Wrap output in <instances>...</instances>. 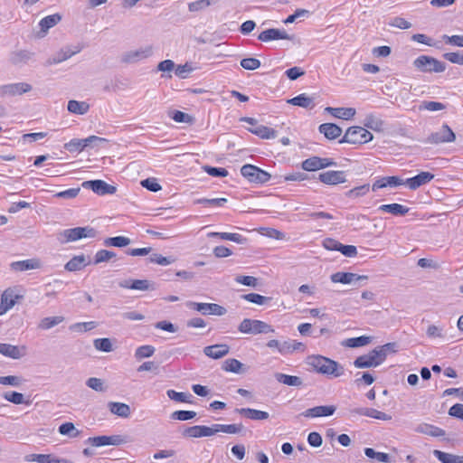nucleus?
Instances as JSON below:
<instances>
[{"label":"nucleus","instance_id":"1","mask_svg":"<svg viewBox=\"0 0 463 463\" xmlns=\"http://www.w3.org/2000/svg\"><path fill=\"white\" fill-rule=\"evenodd\" d=\"M396 352V344L395 343H388L381 346H377L373 350L370 351L368 354L358 356L354 362V365L356 368H370L376 367L383 364L387 357L389 353Z\"/></svg>","mask_w":463,"mask_h":463},{"label":"nucleus","instance_id":"2","mask_svg":"<svg viewBox=\"0 0 463 463\" xmlns=\"http://www.w3.org/2000/svg\"><path fill=\"white\" fill-rule=\"evenodd\" d=\"M307 364L313 371L327 377H339L344 373V368L337 362L322 355H309Z\"/></svg>","mask_w":463,"mask_h":463},{"label":"nucleus","instance_id":"3","mask_svg":"<svg viewBox=\"0 0 463 463\" xmlns=\"http://www.w3.org/2000/svg\"><path fill=\"white\" fill-rule=\"evenodd\" d=\"M373 135L365 128L354 126L346 129L339 143H348L352 145H362L372 141Z\"/></svg>","mask_w":463,"mask_h":463},{"label":"nucleus","instance_id":"4","mask_svg":"<svg viewBox=\"0 0 463 463\" xmlns=\"http://www.w3.org/2000/svg\"><path fill=\"white\" fill-rule=\"evenodd\" d=\"M413 66L420 72L439 73L446 70V64L434 57L420 55L413 61Z\"/></svg>","mask_w":463,"mask_h":463},{"label":"nucleus","instance_id":"5","mask_svg":"<svg viewBox=\"0 0 463 463\" xmlns=\"http://www.w3.org/2000/svg\"><path fill=\"white\" fill-rule=\"evenodd\" d=\"M238 330L242 334L259 335L274 333L275 330L269 324L257 319L244 318L239 325Z\"/></svg>","mask_w":463,"mask_h":463},{"label":"nucleus","instance_id":"6","mask_svg":"<svg viewBox=\"0 0 463 463\" xmlns=\"http://www.w3.org/2000/svg\"><path fill=\"white\" fill-rule=\"evenodd\" d=\"M266 345L270 349H276L281 355H288L296 351H304L305 349L304 344L297 340L280 342L277 339H271L267 342Z\"/></svg>","mask_w":463,"mask_h":463},{"label":"nucleus","instance_id":"7","mask_svg":"<svg viewBox=\"0 0 463 463\" xmlns=\"http://www.w3.org/2000/svg\"><path fill=\"white\" fill-rule=\"evenodd\" d=\"M154 53L152 45L141 46L137 49L129 50L125 52L120 56V61L123 63L131 64L139 62L145 59L151 57Z\"/></svg>","mask_w":463,"mask_h":463},{"label":"nucleus","instance_id":"8","mask_svg":"<svg viewBox=\"0 0 463 463\" xmlns=\"http://www.w3.org/2000/svg\"><path fill=\"white\" fill-rule=\"evenodd\" d=\"M24 290H22L18 287L9 288L5 289L1 296L0 302V316L5 314L10 308H12L16 300L24 297Z\"/></svg>","mask_w":463,"mask_h":463},{"label":"nucleus","instance_id":"9","mask_svg":"<svg viewBox=\"0 0 463 463\" xmlns=\"http://www.w3.org/2000/svg\"><path fill=\"white\" fill-rule=\"evenodd\" d=\"M128 442V438L122 435H112V436H96L90 437L85 440V444L90 445L91 447L99 448L105 446H119Z\"/></svg>","mask_w":463,"mask_h":463},{"label":"nucleus","instance_id":"10","mask_svg":"<svg viewBox=\"0 0 463 463\" xmlns=\"http://www.w3.org/2000/svg\"><path fill=\"white\" fill-rule=\"evenodd\" d=\"M186 307L202 313L203 315L223 316L227 310L225 307L214 303H199L188 301Z\"/></svg>","mask_w":463,"mask_h":463},{"label":"nucleus","instance_id":"11","mask_svg":"<svg viewBox=\"0 0 463 463\" xmlns=\"http://www.w3.org/2000/svg\"><path fill=\"white\" fill-rule=\"evenodd\" d=\"M456 139V136L452 129L446 124L442 125V127L431 133L425 140V143L431 145H439L441 143H450Z\"/></svg>","mask_w":463,"mask_h":463},{"label":"nucleus","instance_id":"12","mask_svg":"<svg viewBox=\"0 0 463 463\" xmlns=\"http://www.w3.org/2000/svg\"><path fill=\"white\" fill-rule=\"evenodd\" d=\"M66 241H75L83 238H93L96 231L91 227H76L64 230L61 233Z\"/></svg>","mask_w":463,"mask_h":463},{"label":"nucleus","instance_id":"13","mask_svg":"<svg viewBox=\"0 0 463 463\" xmlns=\"http://www.w3.org/2000/svg\"><path fill=\"white\" fill-rule=\"evenodd\" d=\"M335 165L336 163L331 158L312 156L302 162V168L305 171L312 172Z\"/></svg>","mask_w":463,"mask_h":463},{"label":"nucleus","instance_id":"14","mask_svg":"<svg viewBox=\"0 0 463 463\" xmlns=\"http://www.w3.org/2000/svg\"><path fill=\"white\" fill-rule=\"evenodd\" d=\"M82 186L87 189H91L99 195L113 194L117 191L115 186L107 184L103 180L85 181L82 183Z\"/></svg>","mask_w":463,"mask_h":463},{"label":"nucleus","instance_id":"15","mask_svg":"<svg viewBox=\"0 0 463 463\" xmlns=\"http://www.w3.org/2000/svg\"><path fill=\"white\" fill-rule=\"evenodd\" d=\"M119 287L140 291L155 290L156 288L155 283L148 279L123 280L119 282Z\"/></svg>","mask_w":463,"mask_h":463},{"label":"nucleus","instance_id":"16","mask_svg":"<svg viewBox=\"0 0 463 463\" xmlns=\"http://www.w3.org/2000/svg\"><path fill=\"white\" fill-rule=\"evenodd\" d=\"M214 430V424L211 427L204 425H195L186 428L184 430L183 435L189 438L210 437L215 434Z\"/></svg>","mask_w":463,"mask_h":463},{"label":"nucleus","instance_id":"17","mask_svg":"<svg viewBox=\"0 0 463 463\" xmlns=\"http://www.w3.org/2000/svg\"><path fill=\"white\" fill-rule=\"evenodd\" d=\"M336 411L335 405H321L309 408L302 412L305 418H319L332 416Z\"/></svg>","mask_w":463,"mask_h":463},{"label":"nucleus","instance_id":"18","mask_svg":"<svg viewBox=\"0 0 463 463\" xmlns=\"http://www.w3.org/2000/svg\"><path fill=\"white\" fill-rule=\"evenodd\" d=\"M319 180L328 185H336L346 181V175L344 171H326L319 175Z\"/></svg>","mask_w":463,"mask_h":463},{"label":"nucleus","instance_id":"19","mask_svg":"<svg viewBox=\"0 0 463 463\" xmlns=\"http://www.w3.org/2000/svg\"><path fill=\"white\" fill-rule=\"evenodd\" d=\"M434 178V175L430 172H420L419 175L407 178L404 181L406 185L411 190H416L419 187L427 184Z\"/></svg>","mask_w":463,"mask_h":463},{"label":"nucleus","instance_id":"20","mask_svg":"<svg viewBox=\"0 0 463 463\" xmlns=\"http://www.w3.org/2000/svg\"><path fill=\"white\" fill-rule=\"evenodd\" d=\"M61 20V16L59 14L45 16L40 21V31L35 33V36L37 38H43L47 34L48 31L58 24Z\"/></svg>","mask_w":463,"mask_h":463},{"label":"nucleus","instance_id":"21","mask_svg":"<svg viewBox=\"0 0 463 463\" xmlns=\"http://www.w3.org/2000/svg\"><path fill=\"white\" fill-rule=\"evenodd\" d=\"M0 354L13 359H19L27 354V347L0 343Z\"/></svg>","mask_w":463,"mask_h":463},{"label":"nucleus","instance_id":"22","mask_svg":"<svg viewBox=\"0 0 463 463\" xmlns=\"http://www.w3.org/2000/svg\"><path fill=\"white\" fill-rule=\"evenodd\" d=\"M330 279L334 283L351 284L355 281L367 280L368 276L352 272H335L331 275Z\"/></svg>","mask_w":463,"mask_h":463},{"label":"nucleus","instance_id":"23","mask_svg":"<svg viewBox=\"0 0 463 463\" xmlns=\"http://www.w3.org/2000/svg\"><path fill=\"white\" fill-rule=\"evenodd\" d=\"M258 39L267 43L273 40H290L291 36L285 30L271 28L261 32Z\"/></svg>","mask_w":463,"mask_h":463},{"label":"nucleus","instance_id":"24","mask_svg":"<svg viewBox=\"0 0 463 463\" xmlns=\"http://www.w3.org/2000/svg\"><path fill=\"white\" fill-rule=\"evenodd\" d=\"M400 185H404V181L399 176H384L375 180L372 185V190L376 191L378 189L386 187H397Z\"/></svg>","mask_w":463,"mask_h":463},{"label":"nucleus","instance_id":"25","mask_svg":"<svg viewBox=\"0 0 463 463\" xmlns=\"http://www.w3.org/2000/svg\"><path fill=\"white\" fill-rule=\"evenodd\" d=\"M230 347L226 344L209 345L203 348L206 356L213 359H220L229 354Z\"/></svg>","mask_w":463,"mask_h":463},{"label":"nucleus","instance_id":"26","mask_svg":"<svg viewBox=\"0 0 463 463\" xmlns=\"http://www.w3.org/2000/svg\"><path fill=\"white\" fill-rule=\"evenodd\" d=\"M325 112L329 113L331 116H333L335 118L344 119V120H349V119L353 118L356 114V110L354 108L326 107L325 109Z\"/></svg>","mask_w":463,"mask_h":463},{"label":"nucleus","instance_id":"27","mask_svg":"<svg viewBox=\"0 0 463 463\" xmlns=\"http://www.w3.org/2000/svg\"><path fill=\"white\" fill-rule=\"evenodd\" d=\"M29 90V85L24 82L7 84L1 87L0 91L4 96H16Z\"/></svg>","mask_w":463,"mask_h":463},{"label":"nucleus","instance_id":"28","mask_svg":"<svg viewBox=\"0 0 463 463\" xmlns=\"http://www.w3.org/2000/svg\"><path fill=\"white\" fill-rule=\"evenodd\" d=\"M318 130L329 140H334L342 134V128L334 123L321 124L318 127Z\"/></svg>","mask_w":463,"mask_h":463},{"label":"nucleus","instance_id":"29","mask_svg":"<svg viewBox=\"0 0 463 463\" xmlns=\"http://www.w3.org/2000/svg\"><path fill=\"white\" fill-rule=\"evenodd\" d=\"M379 212L389 213L395 216H404L409 213V208L400 203L382 204L378 207Z\"/></svg>","mask_w":463,"mask_h":463},{"label":"nucleus","instance_id":"30","mask_svg":"<svg viewBox=\"0 0 463 463\" xmlns=\"http://www.w3.org/2000/svg\"><path fill=\"white\" fill-rule=\"evenodd\" d=\"M236 411L239 414L254 420H263L269 418L268 412L250 408L237 409Z\"/></svg>","mask_w":463,"mask_h":463},{"label":"nucleus","instance_id":"31","mask_svg":"<svg viewBox=\"0 0 463 463\" xmlns=\"http://www.w3.org/2000/svg\"><path fill=\"white\" fill-rule=\"evenodd\" d=\"M58 432L61 436H65L69 439H76L81 436V430H78L72 422H64L58 428Z\"/></svg>","mask_w":463,"mask_h":463},{"label":"nucleus","instance_id":"32","mask_svg":"<svg viewBox=\"0 0 463 463\" xmlns=\"http://www.w3.org/2000/svg\"><path fill=\"white\" fill-rule=\"evenodd\" d=\"M109 409L111 413L121 418H128L131 413L130 407L123 402H111L109 403Z\"/></svg>","mask_w":463,"mask_h":463},{"label":"nucleus","instance_id":"33","mask_svg":"<svg viewBox=\"0 0 463 463\" xmlns=\"http://www.w3.org/2000/svg\"><path fill=\"white\" fill-rule=\"evenodd\" d=\"M249 131L263 139H273L277 137V131L269 127L260 125L249 128Z\"/></svg>","mask_w":463,"mask_h":463},{"label":"nucleus","instance_id":"34","mask_svg":"<svg viewBox=\"0 0 463 463\" xmlns=\"http://www.w3.org/2000/svg\"><path fill=\"white\" fill-rule=\"evenodd\" d=\"M28 52L26 50L16 49L10 52L9 62L14 66H21L27 62Z\"/></svg>","mask_w":463,"mask_h":463},{"label":"nucleus","instance_id":"35","mask_svg":"<svg viewBox=\"0 0 463 463\" xmlns=\"http://www.w3.org/2000/svg\"><path fill=\"white\" fill-rule=\"evenodd\" d=\"M288 102L291 105L301 107L304 109L313 108L315 106L314 99L309 97L306 93L299 94L288 99Z\"/></svg>","mask_w":463,"mask_h":463},{"label":"nucleus","instance_id":"36","mask_svg":"<svg viewBox=\"0 0 463 463\" xmlns=\"http://www.w3.org/2000/svg\"><path fill=\"white\" fill-rule=\"evenodd\" d=\"M364 125L367 128L379 132L383 129L384 123L378 116L371 113L365 116Z\"/></svg>","mask_w":463,"mask_h":463},{"label":"nucleus","instance_id":"37","mask_svg":"<svg viewBox=\"0 0 463 463\" xmlns=\"http://www.w3.org/2000/svg\"><path fill=\"white\" fill-rule=\"evenodd\" d=\"M275 378L279 383L288 386L299 387L303 384L302 379L298 376L278 373L275 374Z\"/></svg>","mask_w":463,"mask_h":463},{"label":"nucleus","instance_id":"38","mask_svg":"<svg viewBox=\"0 0 463 463\" xmlns=\"http://www.w3.org/2000/svg\"><path fill=\"white\" fill-rule=\"evenodd\" d=\"M67 109L71 113L76 115H84L89 111L90 105L85 101L71 99L68 102Z\"/></svg>","mask_w":463,"mask_h":463},{"label":"nucleus","instance_id":"39","mask_svg":"<svg viewBox=\"0 0 463 463\" xmlns=\"http://www.w3.org/2000/svg\"><path fill=\"white\" fill-rule=\"evenodd\" d=\"M433 455L442 463H463V456L454 455L438 449L433 451Z\"/></svg>","mask_w":463,"mask_h":463},{"label":"nucleus","instance_id":"40","mask_svg":"<svg viewBox=\"0 0 463 463\" xmlns=\"http://www.w3.org/2000/svg\"><path fill=\"white\" fill-rule=\"evenodd\" d=\"M65 317L62 316L47 317L41 319L38 324V327L42 330H49L59 324L62 323Z\"/></svg>","mask_w":463,"mask_h":463},{"label":"nucleus","instance_id":"41","mask_svg":"<svg viewBox=\"0 0 463 463\" xmlns=\"http://www.w3.org/2000/svg\"><path fill=\"white\" fill-rule=\"evenodd\" d=\"M416 431L431 437H442L445 435V431L442 429L426 423L419 425L416 428Z\"/></svg>","mask_w":463,"mask_h":463},{"label":"nucleus","instance_id":"42","mask_svg":"<svg viewBox=\"0 0 463 463\" xmlns=\"http://www.w3.org/2000/svg\"><path fill=\"white\" fill-rule=\"evenodd\" d=\"M87 265L88 262L86 261L85 256L78 255L66 263L65 269L69 271H77L82 269Z\"/></svg>","mask_w":463,"mask_h":463},{"label":"nucleus","instance_id":"43","mask_svg":"<svg viewBox=\"0 0 463 463\" xmlns=\"http://www.w3.org/2000/svg\"><path fill=\"white\" fill-rule=\"evenodd\" d=\"M209 237H219L222 240L231 241L239 244H242L246 241V239L243 238L239 233H232V232H210L208 234Z\"/></svg>","mask_w":463,"mask_h":463},{"label":"nucleus","instance_id":"44","mask_svg":"<svg viewBox=\"0 0 463 463\" xmlns=\"http://www.w3.org/2000/svg\"><path fill=\"white\" fill-rule=\"evenodd\" d=\"M215 433L224 432L228 434H239L243 431L242 424H214Z\"/></svg>","mask_w":463,"mask_h":463},{"label":"nucleus","instance_id":"45","mask_svg":"<svg viewBox=\"0 0 463 463\" xmlns=\"http://www.w3.org/2000/svg\"><path fill=\"white\" fill-rule=\"evenodd\" d=\"M131 242L130 239L125 236H117L107 238L104 241V245L107 247H118L123 248L129 245Z\"/></svg>","mask_w":463,"mask_h":463},{"label":"nucleus","instance_id":"46","mask_svg":"<svg viewBox=\"0 0 463 463\" xmlns=\"http://www.w3.org/2000/svg\"><path fill=\"white\" fill-rule=\"evenodd\" d=\"M98 326V323L95 321L89 322H78L70 326L69 329L71 332L85 333L90 331Z\"/></svg>","mask_w":463,"mask_h":463},{"label":"nucleus","instance_id":"47","mask_svg":"<svg viewBox=\"0 0 463 463\" xmlns=\"http://www.w3.org/2000/svg\"><path fill=\"white\" fill-rule=\"evenodd\" d=\"M175 64L172 60H164L157 64L156 70L165 73L162 75L163 78L171 79V72L175 71Z\"/></svg>","mask_w":463,"mask_h":463},{"label":"nucleus","instance_id":"48","mask_svg":"<svg viewBox=\"0 0 463 463\" xmlns=\"http://www.w3.org/2000/svg\"><path fill=\"white\" fill-rule=\"evenodd\" d=\"M242 367L243 364L234 358L227 359L222 364V369L224 371L234 373H241Z\"/></svg>","mask_w":463,"mask_h":463},{"label":"nucleus","instance_id":"49","mask_svg":"<svg viewBox=\"0 0 463 463\" xmlns=\"http://www.w3.org/2000/svg\"><path fill=\"white\" fill-rule=\"evenodd\" d=\"M260 172V168L253 165H244L241 168V174L243 177H245L248 181L255 183V178H257V174Z\"/></svg>","mask_w":463,"mask_h":463},{"label":"nucleus","instance_id":"50","mask_svg":"<svg viewBox=\"0 0 463 463\" xmlns=\"http://www.w3.org/2000/svg\"><path fill=\"white\" fill-rule=\"evenodd\" d=\"M371 343V337L366 335H362L358 337H352L345 340V345L348 347L355 348L360 346H364Z\"/></svg>","mask_w":463,"mask_h":463},{"label":"nucleus","instance_id":"51","mask_svg":"<svg viewBox=\"0 0 463 463\" xmlns=\"http://www.w3.org/2000/svg\"><path fill=\"white\" fill-rule=\"evenodd\" d=\"M80 49L76 47L74 50H71V48H65L61 50L56 56L53 58L54 63H60L61 61H64L71 58L72 55L80 52Z\"/></svg>","mask_w":463,"mask_h":463},{"label":"nucleus","instance_id":"52","mask_svg":"<svg viewBox=\"0 0 463 463\" xmlns=\"http://www.w3.org/2000/svg\"><path fill=\"white\" fill-rule=\"evenodd\" d=\"M96 350L109 353L113 350L112 343L109 338H97L93 341Z\"/></svg>","mask_w":463,"mask_h":463},{"label":"nucleus","instance_id":"53","mask_svg":"<svg viewBox=\"0 0 463 463\" xmlns=\"http://www.w3.org/2000/svg\"><path fill=\"white\" fill-rule=\"evenodd\" d=\"M194 70L195 68L192 63L185 62L184 64L175 66V73L180 79H186Z\"/></svg>","mask_w":463,"mask_h":463},{"label":"nucleus","instance_id":"54","mask_svg":"<svg viewBox=\"0 0 463 463\" xmlns=\"http://www.w3.org/2000/svg\"><path fill=\"white\" fill-rule=\"evenodd\" d=\"M213 3H215V0H196L188 4V10L193 13L199 12Z\"/></svg>","mask_w":463,"mask_h":463},{"label":"nucleus","instance_id":"55","mask_svg":"<svg viewBox=\"0 0 463 463\" xmlns=\"http://www.w3.org/2000/svg\"><path fill=\"white\" fill-rule=\"evenodd\" d=\"M166 394L173 401L178 402H191L190 399L192 398V395L188 392H178L175 390H168Z\"/></svg>","mask_w":463,"mask_h":463},{"label":"nucleus","instance_id":"56","mask_svg":"<svg viewBox=\"0 0 463 463\" xmlns=\"http://www.w3.org/2000/svg\"><path fill=\"white\" fill-rule=\"evenodd\" d=\"M227 203L226 198H213V199H207V198H199L194 201V203L196 204H204V205H210L214 207H222Z\"/></svg>","mask_w":463,"mask_h":463},{"label":"nucleus","instance_id":"57","mask_svg":"<svg viewBox=\"0 0 463 463\" xmlns=\"http://www.w3.org/2000/svg\"><path fill=\"white\" fill-rule=\"evenodd\" d=\"M155 347L149 345H141L137 348L135 356L137 359L148 358L155 353Z\"/></svg>","mask_w":463,"mask_h":463},{"label":"nucleus","instance_id":"58","mask_svg":"<svg viewBox=\"0 0 463 463\" xmlns=\"http://www.w3.org/2000/svg\"><path fill=\"white\" fill-rule=\"evenodd\" d=\"M195 416L196 412L194 411H175L171 414V419L184 421L192 420Z\"/></svg>","mask_w":463,"mask_h":463},{"label":"nucleus","instance_id":"59","mask_svg":"<svg viewBox=\"0 0 463 463\" xmlns=\"http://www.w3.org/2000/svg\"><path fill=\"white\" fill-rule=\"evenodd\" d=\"M364 454L370 458H376L380 462H388L389 455L383 452H377L372 448H366L364 449Z\"/></svg>","mask_w":463,"mask_h":463},{"label":"nucleus","instance_id":"60","mask_svg":"<svg viewBox=\"0 0 463 463\" xmlns=\"http://www.w3.org/2000/svg\"><path fill=\"white\" fill-rule=\"evenodd\" d=\"M149 261L151 263H156L161 266H167L172 264L175 261V259L173 258H167L164 257L161 254L158 253H153L149 256Z\"/></svg>","mask_w":463,"mask_h":463},{"label":"nucleus","instance_id":"61","mask_svg":"<svg viewBox=\"0 0 463 463\" xmlns=\"http://www.w3.org/2000/svg\"><path fill=\"white\" fill-rule=\"evenodd\" d=\"M242 298L250 303L257 304V305H264L269 300V298L261 296L257 293H249V294L243 295Z\"/></svg>","mask_w":463,"mask_h":463},{"label":"nucleus","instance_id":"62","mask_svg":"<svg viewBox=\"0 0 463 463\" xmlns=\"http://www.w3.org/2000/svg\"><path fill=\"white\" fill-rule=\"evenodd\" d=\"M446 108V106L438 101H423L420 105V110H428V111H439L442 110Z\"/></svg>","mask_w":463,"mask_h":463},{"label":"nucleus","instance_id":"63","mask_svg":"<svg viewBox=\"0 0 463 463\" xmlns=\"http://www.w3.org/2000/svg\"><path fill=\"white\" fill-rule=\"evenodd\" d=\"M64 148L71 153L81 152L85 146H83L82 139L74 138L64 145Z\"/></svg>","mask_w":463,"mask_h":463},{"label":"nucleus","instance_id":"64","mask_svg":"<svg viewBox=\"0 0 463 463\" xmlns=\"http://www.w3.org/2000/svg\"><path fill=\"white\" fill-rule=\"evenodd\" d=\"M3 397L14 404H22L24 403V397L22 393L17 392H5L3 393Z\"/></svg>","mask_w":463,"mask_h":463}]
</instances>
